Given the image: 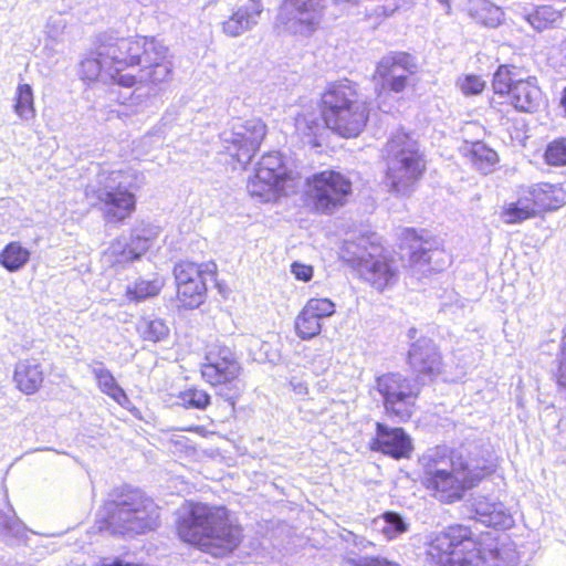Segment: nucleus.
Here are the masks:
<instances>
[{
	"label": "nucleus",
	"mask_w": 566,
	"mask_h": 566,
	"mask_svg": "<svg viewBox=\"0 0 566 566\" xmlns=\"http://www.w3.org/2000/svg\"><path fill=\"white\" fill-rule=\"evenodd\" d=\"M420 481L426 490L443 503L460 501L465 491L473 488L492 471L485 459H473L471 452L461 447L429 449L419 459Z\"/></svg>",
	"instance_id": "obj_1"
},
{
	"label": "nucleus",
	"mask_w": 566,
	"mask_h": 566,
	"mask_svg": "<svg viewBox=\"0 0 566 566\" xmlns=\"http://www.w3.org/2000/svg\"><path fill=\"white\" fill-rule=\"evenodd\" d=\"M181 541L198 546L214 557L232 553L242 541V528L234 524L224 506L190 503L178 520Z\"/></svg>",
	"instance_id": "obj_2"
},
{
	"label": "nucleus",
	"mask_w": 566,
	"mask_h": 566,
	"mask_svg": "<svg viewBox=\"0 0 566 566\" xmlns=\"http://www.w3.org/2000/svg\"><path fill=\"white\" fill-rule=\"evenodd\" d=\"M137 174L130 168H101L85 189L92 206L98 208L107 223L119 224L136 210Z\"/></svg>",
	"instance_id": "obj_3"
},
{
	"label": "nucleus",
	"mask_w": 566,
	"mask_h": 566,
	"mask_svg": "<svg viewBox=\"0 0 566 566\" xmlns=\"http://www.w3.org/2000/svg\"><path fill=\"white\" fill-rule=\"evenodd\" d=\"M385 158L386 186L389 191L409 196L426 169L417 140L402 130L392 133L385 147Z\"/></svg>",
	"instance_id": "obj_4"
},
{
	"label": "nucleus",
	"mask_w": 566,
	"mask_h": 566,
	"mask_svg": "<svg viewBox=\"0 0 566 566\" xmlns=\"http://www.w3.org/2000/svg\"><path fill=\"white\" fill-rule=\"evenodd\" d=\"M108 526L114 534L136 535L155 530L158 506L138 490L122 493L107 503Z\"/></svg>",
	"instance_id": "obj_5"
},
{
	"label": "nucleus",
	"mask_w": 566,
	"mask_h": 566,
	"mask_svg": "<svg viewBox=\"0 0 566 566\" xmlns=\"http://www.w3.org/2000/svg\"><path fill=\"white\" fill-rule=\"evenodd\" d=\"M380 252V245L360 238L358 242L345 241L343 258L365 281L376 290L384 291L397 282L398 271L385 256L379 255Z\"/></svg>",
	"instance_id": "obj_6"
},
{
	"label": "nucleus",
	"mask_w": 566,
	"mask_h": 566,
	"mask_svg": "<svg viewBox=\"0 0 566 566\" xmlns=\"http://www.w3.org/2000/svg\"><path fill=\"white\" fill-rule=\"evenodd\" d=\"M566 205V191L559 185L537 184L523 191L515 202L507 203L501 219L507 224L521 223L542 211Z\"/></svg>",
	"instance_id": "obj_7"
},
{
	"label": "nucleus",
	"mask_w": 566,
	"mask_h": 566,
	"mask_svg": "<svg viewBox=\"0 0 566 566\" xmlns=\"http://www.w3.org/2000/svg\"><path fill=\"white\" fill-rule=\"evenodd\" d=\"M241 367L233 350L222 344H212L206 354L201 374L206 381L219 386L218 395L233 408L239 395L237 379Z\"/></svg>",
	"instance_id": "obj_8"
},
{
	"label": "nucleus",
	"mask_w": 566,
	"mask_h": 566,
	"mask_svg": "<svg viewBox=\"0 0 566 566\" xmlns=\"http://www.w3.org/2000/svg\"><path fill=\"white\" fill-rule=\"evenodd\" d=\"M150 41H154V38H124L119 36L118 32L106 31L97 35V55L106 59L118 76L130 75L124 74L123 71L143 63Z\"/></svg>",
	"instance_id": "obj_9"
},
{
	"label": "nucleus",
	"mask_w": 566,
	"mask_h": 566,
	"mask_svg": "<svg viewBox=\"0 0 566 566\" xmlns=\"http://www.w3.org/2000/svg\"><path fill=\"white\" fill-rule=\"evenodd\" d=\"M292 180V171L285 166L281 154L272 151L262 156L254 175L248 180L247 189L252 197L269 202L285 192Z\"/></svg>",
	"instance_id": "obj_10"
},
{
	"label": "nucleus",
	"mask_w": 566,
	"mask_h": 566,
	"mask_svg": "<svg viewBox=\"0 0 566 566\" xmlns=\"http://www.w3.org/2000/svg\"><path fill=\"white\" fill-rule=\"evenodd\" d=\"M308 199L318 213L332 214L345 206L352 195V181L335 170H324L307 178Z\"/></svg>",
	"instance_id": "obj_11"
},
{
	"label": "nucleus",
	"mask_w": 566,
	"mask_h": 566,
	"mask_svg": "<svg viewBox=\"0 0 566 566\" xmlns=\"http://www.w3.org/2000/svg\"><path fill=\"white\" fill-rule=\"evenodd\" d=\"M266 135V125L260 118H234L220 134L224 150L243 168L251 161Z\"/></svg>",
	"instance_id": "obj_12"
},
{
	"label": "nucleus",
	"mask_w": 566,
	"mask_h": 566,
	"mask_svg": "<svg viewBox=\"0 0 566 566\" xmlns=\"http://www.w3.org/2000/svg\"><path fill=\"white\" fill-rule=\"evenodd\" d=\"M376 387L389 417L402 422L411 418L420 391L415 382L400 374L390 373L378 377Z\"/></svg>",
	"instance_id": "obj_13"
},
{
	"label": "nucleus",
	"mask_w": 566,
	"mask_h": 566,
	"mask_svg": "<svg viewBox=\"0 0 566 566\" xmlns=\"http://www.w3.org/2000/svg\"><path fill=\"white\" fill-rule=\"evenodd\" d=\"M471 531L463 525H452L434 535L428 544L426 562L430 566H449L459 547L473 545Z\"/></svg>",
	"instance_id": "obj_14"
},
{
	"label": "nucleus",
	"mask_w": 566,
	"mask_h": 566,
	"mask_svg": "<svg viewBox=\"0 0 566 566\" xmlns=\"http://www.w3.org/2000/svg\"><path fill=\"white\" fill-rule=\"evenodd\" d=\"M418 65L413 56L406 52H394L385 55L376 67V76L381 86L395 93H401L410 75L416 74Z\"/></svg>",
	"instance_id": "obj_15"
},
{
	"label": "nucleus",
	"mask_w": 566,
	"mask_h": 566,
	"mask_svg": "<svg viewBox=\"0 0 566 566\" xmlns=\"http://www.w3.org/2000/svg\"><path fill=\"white\" fill-rule=\"evenodd\" d=\"M449 262V255L439 249L433 239L417 238L409 245L408 266L418 279L442 271Z\"/></svg>",
	"instance_id": "obj_16"
},
{
	"label": "nucleus",
	"mask_w": 566,
	"mask_h": 566,
	"mask_svg": "<svg viewBox=\"0 0 566 566\" xmlns=\"http://www.w3.org/2000/svg\"><path fill=\"white\" fill-rule=\"evenodd\" d=\"M156 235L157 232L151 226L140 223L132 230L129 240L114 241L106 251V255L114 259L116 264L137 260L148 251Z\"/></svg>",
	"instance_id": "obj_17"
},
{
	"label": "nucleus",
	"mask_w": 566,
	"mask_h": 566,
	"mask_svg": "<svg viewBox=\"0 0 566 566\" xmlns=\"http://www.w3.org/2000/svg\"><path fill=\"white\" fill-rule=\"evenodd\" d=\"M139 66L138 74L134 75L136 82L155 85L166 82L172 71V64L168 60V48L154 39Z\"/></svg>",
	"instance_id": "obj_18"
},
{
	"label": "nucleus",
	"mask_w": 566,
	"mask_h": 566,
	"mask_svg": "<svg viewBox=\"0 0 566 566\" xmlns=\"http://www.w3.org/2000/svg\"><path fill=\"white\" fill-rule=\"evenodd\" d=\"M263 9V3L259 2L235 3L220 22L221 32L228 38H239L252 31L259 24Z\"/></svg>",
	"instance_id": "obj_19"
},
{
	"label": "nucleus",
	"mask_w": 566,
	"mask_h": 566,
	"mask_svg": "<svg viewBox=\"0 0 566 566\" xmlns=\"http://www.w3.org/2000/svg\"><path fill=\"white\" fill-rule=\"evenodd\" d=\"M369 112L366 102L354 103L352 107L337 114H331L322 118L326 127L342 137L352 138L358 136L365 128Z\"/></svg>",
	"instance_id": "obj_20"
},
{
	"label": "nucleus",
	"mask_w": 566,
	"mask_h": 566,
	"mask_svg": "<svg viewBox=\"0 0 566 566\" xmlns=\"http://www.w3.org/2000/svg\"><path fill=\"white\" fill-rule=\"evenodd\" d=\"M370 448L395 459L409 458L412 451L410 437L401 428H390L387 424L376 423V437Z\"/></svg>",
	"instance_id": "obj_21"
},
{
	"label": "nucleus",
	"mask_w": 566,
	"mask_h": 566,
	"mask_svg": "<svg viewBox=\"0 0 566 566\" xmlns=\"http://www.w3.org/2000/svg\"><path fill=\"white\" fill-rule=\"evenodd\" d=\"M364 99L357 91V84L349 80H342L331 84L322 96V118L331 114H337L347 109L354 103H361Z\"/></svg>",
	"instance_id": "obj_22"
},
{
	"label": "nucleus",
	"mask_w": 566,
	"mask_h": 566,
	"mask_svg": "<svg viewBox=\"0 0 566 566\" xmlns=\"http://www.w3.org/2000/svg\"><path fill=\"white\" fill-rule=\"evenodd\" d=\"M507 99L521 113H535L544 105V94L535 76L518 80L509 93Z\"/></svg>",
	"instance_id": "obj_23"
},
{
	"label": "nucleus",
	"mask_w": 566,
	"mask_h": 566,
	"mask_svg": "<svg viewBox=\"0 0 566 566\" xmlns=\"http://www.w3.org/2000/svg\"><path fill=\"white\" fill-rule=\"evenodd\" d=\"M95 52L84 59L81 62V74L82 78L85 81H96L99 77L104 81H114L120 86L132 87L136 84V78L134 75H120L112 67L111 63H107L103 56L97 55V41L95 42Z\"/></svg>",
	"instance_id": "obj_24"
},
{
	"label": "nucleus",
	"mask_w": 566,
	"mask_h": 566,
	"mask_svg": "<svg viewBox=\"0 0 566 566\" xmlns=\"http://www.w3.org/2000/svg\"><path fill=\"white\" fill-rule=\"evenodd\" d=\"M409 363L419 375H434L440 370L441 357L436 344L427 337L417 339L410 347Z\"/></svg>",
	"instance_id": "obj_25"
},
{
	"label": "nucleus",
	"mask_w": 566,
	"mask_h": 566,
	"mask_svg": "<svg viewBox=\"0 0 566 566\" xmlns=\"http://www.w3.org/2000/svg\"><path fill=\"white\" fill-rule=\"evenodd\" d=\"M471 511L474 513L472 517L486 526L506 528L513 522L502 503L491 502L485 496L474 497L471 503Z\"/></svg>",
	"instance_id": "obj_26"
},
{
	"label": "nucleus",
	"mask_w": 566,
	"mask_h": 566,
	"mask_svg": "<svg viewBox=\"0 0 566 566\" xmlns=\"http://www.w3.org/2000/svg\"><path fill=\"white\" fill-rule=\"evenodd\" d=\"M13 379L20 391L25 395L35 394L42 386L44 375L41 364L35 358L17 363Z\"/></svg>",
	"instance_id": "obj_27"
},
{
	"label": "nucleus",
	"mask_w": 566,
	"mask_h": 566,
	"mask_svg": "<svg viewBox=\"0 0 566 566\" xmlns=\"http://www.w3.org/2000/svg\"><path fill=\"white\" fill-rule=\"evenodd\" d=\"M88 368L102 392L109 396L123 407H126L130 402L124 389L117 384L111 370H108L102 361H93Z\"/></svg>",
	"instance_id": "obj_28"
},
{
	"label": "nucleus",
	"mask_w": 566,
	"mask_h": 566,
	"mask_svg": "<svg viewBox=\"0 0 566 566\" xmlns=\"http://www.w3.org/2000/svg\"><path fill=\"white\" fill-rule=\"evenodd\" d=\"M0 541L9 546H19L27 541V528L14 511L0 510Z\"/></svg>",
	"instance_id": "obj_29"
},
{
	"label": "nucleus",
	"mask_w": 566,
	"mask_h": 566,
	"mask_svg": "<svg viewBox=\"0 0 566 566\" xmlns=\"http://www.w3.org/2000/svg\"><path fill=\"white\" fill-rule=\"evenodd\" d=\"M136 332L143 340L158 343L168 338L170 331L164 319L142 316L136 323Z\"/></svg>",
	"instance_id": "obj_30"
},
{
	"label": "nucleus",
	"mask_w": 566,
	"mask_h": 566,
	"mask_svg": "<svg viewBox=\"0 0 566 566\" xmlns=\"http://www.w3.org/2000/svg\"><path fill=\"white\" fill-rule=\"evenodd\" d=\"M484 566H518L520 556L512 543L483 547Z\"/></svg>",
	"instance_id": "obj_31"
},
{
	"label": "nucleus",
	"mask_w": 566,
	"mask_h": 566,
	"mask_svg": "<svg viewBox=\"0 0 566 566\" xmlns=\"http://www.w3.org/2000/svg\"><path fill=\"white\" fill-rule=\"evenodd\" d=\"M374 528L381 534L387 539H394L399 535L406 533L408 531L409 524L406 520L397 512H385L378 518H375Z\"/></svg>",
	"instance_id": "obj_32"
},
{
	"label": "nucleus",
	"mask_w": 566,
	"mask_h": 566,
	"mask_svg": "<svg viewBox=\"0 0 566 566\" xmlns=\"http://www.w3.org/2000/svg\"><path fill=\"white\" fill-rule=\"evenodd\" d=\"M523 17L535 30L542 31L560 19V11L552 6H537L531 11L524 9Z\"/></svg>",
	"instance_id": "obj_33"
},
{
	"label": "nucleus",
	"mask_w": 566,
	"mask_h": 566,
	"mask_svg": "<svg viewBox=\"0 0 566 566\" xmlns=\"http://www.w3.org/2000/svg\"><path fill=\"white\" fill-rule=\"evenodd\" d=\"M469 157L472 165L484 175L491 172L499 160L497 154L481 142L471 145Z\"/></svg>",
	"instance_id": "obj_34"
},
{
	"label": "nucleus",
	"mask_w": 566,
	"mask_h": 566,
	"mask_svg": "<svg viewBox=\"0 0 566 566\" xmlns=\"http://www.w3.org/2000/svg\"><path fill=\"white\" fill-rule=\"evenodd\" d=\"M30 259V252L19 242H11L0 253V264L10 272L19 271Z\"/></svg>",
	"instance_id": "obj_35"
},
{
	"label": "nucleus",
	"mask_w": 566,
	"mask_h": 566,
	"mask_svg": "<svg viewBox=\"0 0 566 566\" xmlns=\"http://www.w3.org/2000/svg\"><path fill=\"white\" fill-rule=\"evenodd\" d=\"M207 286L203 276L178 287V298L184 307H198L205 298Z\"/></svg>",
	"instance_id": "obj_36"
},
{
	"label": "nucleus",
	"mask_w": 566,
	"mask_h": 566,
	"mask_svg": "<svg viewBox=\"0 0 566 566\" xmlns=\"http://www.w3.org/2000/svg\"><path fill=\"white\" fill-rule=\"evenodd\" d=\"M322 327L323 321L316 318L304 307L295 318V333L303 340L312 339L319 335Z\"/></svg>",
	"instance_id": "obj_37"
},
{
	"label": "nucleus",
	"mask_w": 566,
	"mask_h": 566,
	"mask_svg": "<svg viewBox=\"0 0 566 566\" xmlns=\"http://www.w3.org/2000/svg\"><path fill=\"white\" fill-rule=\"evenodd\" d=\"M163 285L164 282L158 277L153 280L140 279L136 281L133 286L127 287L126 295L130 301L140 302L148 297L156 296Z\"/></svg>",
	"instance_id": "obj_38"
},
{
	"label": "nucleus",
	"mask_w": 566,
	"mask_h": 566,
	"mask_svg": "<svg viewBox=\"0 0 566 566\" xmlns=\"http://www.w3.org/2000/svg\"><path fill=\"white\" fill-rule=\"evenodd\" d=\"M14 112L23 120L34 117L33 92L29 84H20L14 98Z\"/></svg>",
	"instance_id": "obj_39"
},
{
	"label": "nucleus",
	"mask_w": 566,
	"mask_h": 566,
	"mask_svg": "<svg viewBox=\"0 0 566 566\" xmlns=\"http://www.w3.org/2000/svg\"><path fill=\"white\" fill-rule=\"evenodd\" d=\"M212 269L207 265V269L203 271L201 266L191 263V262H180L175 265L174 275L177 282V287L182 284H189L190 282L203 276V273L213 274L216 270V264H211Z\"/></svg>",
	"instance_id": "obj_40"
},
{
	"label": "nucleus",
	"mask_w": 566,
	"mask_h": 566,
	"mask_svg": "<svg viewBox=\"0 0 566 566\" xmlns=\"http://www.w3.org/2000/svg\"><path fill=\"white\" fill-rule=\"evenodd\" d=\"M474 10V17L485 27L496 28L502 21L501 8L492 4L490 0H480Z\"/></svg>",
	"instance_id": "obj_41"
},
{
	"label": "nucleus",
	"mask_w": 566,
	"mask_h": 566,
	"mask_svg": "<svg viewBox=\"0 0 566 566\" xmlns=\"http://www.w3.org/2000/svg\"><path fill=\"white\" fill-rule=\"evenodd\" d=\"M322 119L316 113L300 114L295 117V129L298 135L308 138V143L323 129Z\"/></svg>",
	"instance_id": "obj_42"
},
{
	"label": "nucleus",
	"mask_w": 566,
	"mask_h": 566,
	"mask_svg": "<svg viewBox=\"0 0 566 566\" xmlns=\"http://www.w3.org/2000/svg\"><path fill=\"white\" fill-rule=\"evenodd\" d=\"M179 405L185 408L205 410L211 403L210 395L198 388H189L181 391L178 396Z\"/></svg>",
	"instance_id": "obj_43"
},
{
	"label": "nucleus",
	"mask_w": 566,
	"mask_h": 566,
	"mask_svg": "<svg viewBox=\"0 0 566 566\" xmlns=\"http://www.w3.org/2000/svg\"><path fill=\"white\" fill-rule=\"evenodd\" d=\"M449 566H484L483 547L479 549L471 546L459 547Z\"/></svg>",
	"instance_id": "obj_44"
},
{
	"label": "nucleus",
	"mask_w": 566,
	"mask_h": 566,
	"mask_svg": "<svg viewBox=\"0 0 566 566\" xmlns=\"http://www.w3.org/2000/svg\"><path fill=\"white\" fill-rule=\"evenodd\" d=\"M518 80L514 78L511 69L507 65H501L493 76V91L497 95H509L513 85Z\"/></svg>",
	"instance_id": "obj_45"
},
{
	"label": "nucleus",
	"mask_w": 566,
	"mask_h": 566,
	"mask_svg": "<svg viewBox=\"0 0 566 566\" xmlns=\"http://www.w3.org/2000/svg\"><path fill=\"white\" fill-rule=\"evenodd\" d=\"M303 307L322 321L333 316L336 312L335 303L325 297L310 298Z\"/></svg>",
	"instance_id": "obj_46"
},
{
	"label": "nucleus",
	"mask_w": 566,
	"mask_h": 566,
	"mask_svg": "<svg viewBox=\"0 0 566 566\" xmlns=\"http://www.w3.org/2000/svg\"><path fill=\"white\" fill-rule=\"evenodd\" d=\"M545 161L551 166L566 165V138L551 142L545 150Z\"/></svg>",
	"instance_id": "obj_47"
},
{
	"label": "nucleus",
	"mask_w": 566,
	"mask_h": 566,
	"mask_svg": "<svg viewBox=\"0 0 566 566\" xmlns=\"http://www.w3.org/2000/svg\"><path fill=\"white\" fill-rule=\"evenodd\" d=\"M344 566H399L397 563L390 562L381 557H359L348 558Z\"/></svg>",
	"instance_id": "obj_48"
},
{
	"label": "nucleus",
	"mask_w": 566,
	"mask_h": 566,
	"mask_svg": "<svg viewBox=\"0 0 566 566\" xmlns=\"http://www.w3.org/2000/svg\"><path fill=\"white\" fill-rule=\"evenodd\" d=\"M485 86V82L475 75H468L461 83V90L465 95L480 94Z\"/></svg>",
	"instance_id": "obj_49"
},
{
	"label": "nucleus",
	"mask_w": 566,
	"mask_h": 566,
	"mask_svg": "<svg viewBox=\"0 0 566 566\" xmlns=\"http://www.w3.org/2000/svg\"><path fill=\"white\" fill-rule=\"evenodd\" d=\"M291 272L295 279L308 282L313 277L314 270L312 265L295 261L291 264Z\"/></svg>",
	"instance_id": "obj_50"
},
{
	"label": "nucleus",
	"mask_w": 566,
	"mask_h": 566,
	"mask_svg": "<svg viewBox=\"0 0 566 566\" xmlns=\"http://www.w3.org/2000/svg\"><path fill=\"white\" fill-rule=\"evenodd\" d=\"M306 357L308 358V363L311 365H313L317 370H325L328 368L329 366V363H331V354L328 352L326 353H321V354H315V355H306Z\"/></svg>",
	"instance_id": "obj_51"
},
{
	"label": "nucleus",
	"mask_w": 566,
	"mask_h": 566,
	"mask_svg": "<svg viewBox=\"0 0 566 566\" xmlns=\"http://www.w3.org/2000/svg\"><path fill=\"white\" fill-rule=\"evenodd\" d=\"M65 29V21L61 18L50 19L46 24V33L52 39H57Z\"/></svg>",
	"instance_id": "obj_52"
},
{
	"label": "nucleus",
	"mask_w": 566,
	"mask_h": 566,
	"mask_svg": "<svg viewBox=\"0 0 566 566\" xmlns=\"http://www.w3.org/2000/svg\"><path fill=\"white\" fill-rule=\"evenodd\" d=\"M399 9L397 0H384V4L376 9L377 14L385 17L392 15Z\"/></svg>",
	"instance_id": "obj_53"
},
{
	"label": "nucleus",
	"mask_w": 566,
	"mask_h": 566,
	"mask_svg": "<svg viewBox=\"0 0 566 566\" xmlns=\"http://www.w3.org/2000/svg\"><path fill=\"white\" fill-rule=\"evenodd\" d=\"M290 385L296 395L305 396L308 394L307 384L300 378L293 377L290 380Z\"/></svg>",
	"instance_id": "obj_54"
},
{
	"label": "nucleus",
	"mask_w": 566,
	"mask_h": 566,
	"mask_svg": "<svg viewBox=\"0 0 566 566\" xmlns=\"http://www.w3.org/2000/svg\"><path fill=\"white\" fill-rule=\"evenodd\" d=\"M340 537L342 539H344L345 542H354V544H358L357 543V535H355L353 532L350 531H346L344 530V532L340 534Z\"/></svg>",
	"instance_id": "obj_55"
},
{
	"label": "nucleus",
	"mask_w": 566,
	"mask_h": 566,
	"mask_svg": "<svg viewBox=\"0 0 566 566\" xmlns=\"http://www.w3.org/2000/svg\"><path fill=\"white\" fill-rule=\"evenodd\" d=\"M560 106L563 107L564 112L566 113V86L564 87V90L562 92Z\"/></svg>",
	"instance_id": "obj_56"
},
{
	"label": "nucleus",
	"mask_w": 566,
	"mask_h": 566,
	"mask_svg": "<svg viewBox=\"0 0 566 566\" xmlns=\"http://www.w3.org/2000/svg\"><path fill=\"white\" fill-rule=\"evenodd\" d=\"M250 348L258 347L262 344V342L259 338L252 337L250 338Z\"/></svg>",
	"instance_id": "obj_57"
},
{
	"label": "nucleus",
	"mask_w": 566,
	"mask_h": 566,
	"mask_svg": "<svg viewBox=\"0 0 566 566\" xmlns=\"http://www.w3.org/2000/svg\"><path fill=\"white\" fill-rule=\"evenodd\" d=\"M438 1H439L442 6H444V7H446V9H447V13H449V12H450V9H451V7H450V1H449V0H438Z\"/></svg>",
	"instance_id": "obj_58"
},
{
	"label": "nucleus",
	"mask_w": 566,
	"mask_h": 566,
	"mask_svg": "<svg viewBox=\"0 0 566 566\" xmlns=\"http://www.w3.org/2000/svg\"><path fill=\"white\" fill-rule=\"evenodd\" d=\"M416 333H417V331L415 328H410V331H409L410 338H413Z\"/></svg>",
	"instance_id": "obj_59"
},
{
	"label": "nucleus",
	"mask_w": 566,
	"mask_h": 566,
	"mask_svg": "<svg viewBox=\"0 0 566 566\" xmlns=\"http://www.w3.org/2000/svg\"><path fill=\"white\" fill-rule=\"evenodd\" d=\"M412 235H413V239L411 240V243L413 242L415 239H417L418 237L416 235V232H412Z\"/></svg>",
	"instance_id": "obj_60"
}]
</instances>
